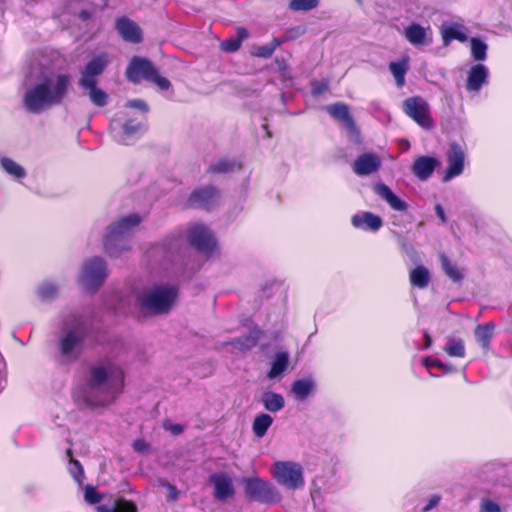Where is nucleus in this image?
Here are the masks:
<instances>
[{
	"label": "nucleus",
	"mask_w": 512,
	"mask_h": 512,
	"mask_svg": "<svg viewBox=\"0 0 512 512\" xmlns=\"http://www.w3.org/2000/svg\"><path fill=\"white\" fill-rule=\"evenodd\" d=\"M124 387V371L114 362L107 360L89 367L85 386L75 391L74 397L88 408L105 407L121 394Z\"/></svg>",
	"instance_id": "obj_1"
},
{
	"label": "nucleus",
	"mask_w": 512,
	"mask_h": 512,
	"mask_svg": "<svg viewBox=\"0 0 512 512\" xmlns=\"http://www.w3.org/2000/svg\"><path fill=\"white\" fill-rule=\"evenodd\" d=\"M57 328L56 360L64 365L77 362L92 332L90 318L76 310L64 312L59 317Z\"/></svg>",
	"instance_id": "obj_2"
},
{
	"label": "nucleus",
	"mask_w": 512,
	"mask_h": 512,
	"mask_svg": "<svg viewBox=\"0 0 512 512\" xmlns=\"http://www.w3.org/2000/svg\"><path fill=\"white\" fill-rule=\"evenodd\" d=\"M70 85V76L59 74L46 76L24 95L27 111L38 114L44 109L59 105L65 98Z\"/></svg>",
	"instance_id": "obj_3"
},
{
	"label": "nucleus",
	"mask_w": 512,
	"mask_h": 512,
	"mask_svg": "<svg viewBox=\"0 0 512 512\" xmlns=\"http://www.w3.org/2000/svg\"><path fill=\"white\" fill-rule=\"evenodd\" d=\"M178 296L179 288L176 284L154 283L137 293L136 304L145 314L166 315L176 305Z\"/></svg>",
	"instance_id": "obj_4"
},
{
	"label": "nucleus",
	"mask_w": 512,
	"mask_h": 512,
	"mask_svg": "<svg viewBox=\"0 0 512 512\" xmlns=\"http://www.w3.org/2000/svg\"><path fill=\"white\" fill-rule=\"evenodd\" d=\"M140 223V216L134 213L121 217L110 224L103 238L105 252L110 257L117 258L123 252L128 251L131 248L130 235Z\"/></svg>",
	"instance_id": "obj_5"
},
{
	"label": "nucleus",
	"mask_w": 512,
	"mask_h": 512,
	"mask_svg": "<svg viewBox=\"0 0 512 512\" xmlns=\"http://www.w3.org/2000/svg\"><path fill=\"white\" fill-rule=\"evenodd\" d=\"M109 64V55L100 53L92 57L81 69L78 85L88 91L90 101L97 107L108 103V94L97 87L98 77L103 74Z\"/></svg>",
	"instance_id": "obj_6"
},
{
	"label": "nucleus",
	"mask_w": 512,
	"mask_h": 512,
	"mask_svg": "<svg viewBox=\"0 0 512 512\" xmlns=\"http://www.w3.org/2000/svg\"><path fill=\"white\" fill-rule=\"evenodd\" d=\"M126 77L130 82L139 83L146 80L155 84L160 90H168L171 86L170 81L159 75L158 70L151 61L141 57H133L126 69Z\"/></svg>",
	"instance_id": "obj_7"
},
{
	"label": "nucleus",
	"mask_w": 512,
	"mask_h": 512,
	"mask_svg": "<svg viewBox=\"0 0 512 512\" xmlns=\"http://www.w3.org/2000/svg\"><path fill=\"white\" fill-rule=\"evenodd\" d=\"M242 485L245 495L254 501L264 504H276L282 499L281 493L274 484L258 476L244 478Z\"/></svg>",
	"instance_id": "obj_8"
},
{
	"label": "nucleus",
	"mask_w": 512,
	"mask_h": 512,
	"mask_svg": "<svg viewBox=\"0 0 512 512\" xmlns=\"http://www.w3.org/2000/svg\"><path fill=\"white\" fill-rule=\"evenodd\" d=\"M276 482L289 490H296L304 486V472L302 466L294 461H276L271 470Z\"/></svg>",
	"instance_id": "obj_9"
},
{
	"label": "nucleus",
	"mask_w": 512,
	"mask_h": 512,
	"mask_svg": "<svg viewBox=\"0 0 512 512\" xmlns=\"http://www.w3.org/2000/svg\"><path fill=\"white\" fill-rule=\"evenodd\" d=\"M108 276V269L105 260L95 256L83 262L80 274V284L89 291L97 290Z\"/></svg>",
	"instance_id": "obj_10"
},
{
	"label": "nucleus",
	"mask_w": 512,
	"mask_h": 512,
	"mask_svg": "<svg viewBox=\"0 0 512 512\" xmlns=\"http://www.w3.org/2000/svg\"><path fill=\"white\" fill-rule=\"evenodd\" d=\"M186 239L198 252L210 256L216 250V239L211 230L202 223H194L186 230Z\"/></svg>",
	"instance_id": "obj_11"
},
{
	"label": "nucleus",
	"mask_w": 512,
	"mask_h": 512,
	"mask_svg": "<svg viewBox=\"0 0 512 512\" xmlns=\"http://www.w3.org/2000/svg\"><path fill=\"white\" fill-rule=\"evenodd\" d=\"M115 121L111 122L110 129L113 139L123 145H130L145 131L144 116L141 120L129 119L121 128L116 127Z\"/></svg>",
	"instance_id": "obj_12"
},
{
	"label": "nucleus",
	"mask_w": 512,
	"mask_h": 512,
	"mask_svg": "<svg viewBox=\"0 0 512 512\" xmlns=\"http://www.w3.org/2000/svg\"><path fill=\"white\" fill-rule=\"evenodd\" d=\"M404 112L424 129H431L433 120L429 104L422 97H410L403 103Z\"/></svg>",
	"instance_id": "obj_13"
},
{
	"label": "nucleus",
	"mask_w": 512,
	"mask_h": 512,
	"mask_svg": "<svg viewBox=\"0 0 512 512\" xmlns=\"http://www.w3.org/2000/svg\"><path fill=\"white\" fill-rule=\"evenodd\" d=\"M403 36L416 48L428 47L434 42L432 28L429 25L423 26L416 22H413L404 28Z\"/></svg>",
	"instance_id": "obj_14"
},
{
	"label": "nucleus",
	"mask_w": 512,
	"mask_h": 512,
	"mask_svg": "<svg viewBox=\"0 0 512 512\" xmlns=\"http://www.w3.org/2000/svg\"><path fill=\"white\" fill-rule=\"evenodd\" d=\"M208 482L213 486V497L216 501L224 502L235 495L233 479L227 472L212 473Z\"/></svg>",
	"instance_id": "obj_15"
},
{
	"label": "nucleus",
	"mask_w": 512,
	"mask_h": 512,
	"mask_svg": "<svg viewBox=\"0 0 512 512\" xmlns=\"http://www.w3.org/2000/svg\"><path fill=\"white\" fill-rule=\"evenodd\" d=\"M220 200V192L214 186H206L195 189L187 200V205L192 208H203L210 210Z\"/></svg>",
	"instance_id": "obj_16"
},
{
	"label": "nucleus",
	"mask_w": 512,
	"mask_h": 512,
	"mask_svg": "<svg viewBox=\"0 0 512 512\" xmlns=\"http://www.w3.org/2000/svg\"><path fill=\"white\" fill-rule=\"evenodd\" d=\"M447 162L448 167L443 176L444 182L452 180L453 178L461 175L464 171L465 152L458 143L453 142L450 145L447 153Z\"/></svg>",
	"instance_id": "obj_17"
},
{
	"label": "nucleus",
	"mask_w": 512,
	"mask_h": 512,
	"mask_svg": "<svg viewBox=\"0 0 512 512\" xmlns=\"http://www.w3.org/2000/svg\"><path fill=\"white\" fill-rule=\"evenodd\" d=\"M182 245L180 236L171 235L167 237L162 243L153 245L148 250V256L155 261H169L172 260L174 254L179 251Z\"/></svg>",
	"instance_id": "obj_18"
},
{
	"label": "nucleus",
	"mask_w": 512,
	"mask_h": 512,
	"mask_svg": "<svg viewBox=\"0 0 512 512\" xmlns=\"http://www.w3.org/2000/svg\"><path fill=\"white\" fill-rule=\"evenodd\" d=\"M488 81L489 69L484 64H475L467 73L466 89L470 93H479Z\"/></svg>",
	"instance_id": "obj_19"
},
{
	"label": "nucleus",
	"mask_w": 512,
	"mask_h": 512,
	"mask_svg": "<svg viewBox=\"0 0 512 512\" xmlns=\"http://www.w3.org/2000/svg\"><path fill=\"white\" fill-rule=\"evenodd\" d=\"M353 171L358 176H367L377 172L381 167V159L374 153H363L353 163Z\"/></svg>",
	"instance_id": "obj_20"
},
{
	"label": "nucleus",
	"mask_w": 512,
	"mask_h": 512,
	"mask_svg": "<svg viewBox=\"0 0 512 512\" xmlns=\"http://www.w3.org/2000/svg\"><path fill=\"white\" fill-rule=\"evenodd\" d=\"M115 27L124 41L134 44L142 41V31L131 19L125 16L120 17L116 20Z\"/></svg>",
	"instance_id": "obj_21"
},
{
	"label": "nucleus",
	"mask_w": 512,
	"mask_h": 512,
	"mask_svg": "<svg viewBox=\"0 0 512 512\" xmlns=\"http://www.w3.org/2000/svg\"><path fill=\"white\" fill-rule=\"evenodd\" d=\"M374 192L384 200L392 210L401 213L408 211V204L398 197L385 183H376L374 185Z\"/></svg>",
	"instance_id": "obj_22"
},
{
	"label": "nucleus",
	"mask_w": 512,
	"mask_h": 512,
	"mask_svg": "<svg viewBox=\"0 0 512 512\" xmlns=\"http://www.w3.org/2000/svg\"><path fill=\"white\" fill-rule=\"evenodd\" d=\"M440 34L443 45L445 47H448L453 40H457L463 43L468 39L467 28L464 25L456 22L443 24L440 28Z\"/></svg>",
	"instance_id": "obj_23"
},
{
	"label": "nucleus",
	"mask_w": 512,
	"mask_h": 512,
	"mask_svg": "<svg viewBox=\"0 0 512 512\" xmlns=\"http://www.w3.org/2000/svg\"><path fill=\"white\" fill-rule=\"evenodd\" d=\"M325 110L329 113L331 117L342 123V125L351 133L356 132V126L349 112L348 105L338 102L331 105H327L325 107Z\"/></svg>",
	"instance_id": "obj_24"
},
{
	"label": "nucleus",
	"mask_w": 512,
	"mask_h": 512,
	"mask_svg": "<svg viewBox=\"0 0 512 512\" xmlns=\"http://www.w3.org/2000/svg\"><path fill=\"white\" fill-rule=\"evenodd\" d=\"M351 223L355 228L371 232H376L383 226L382 218L372 212L353 215Z\"/></svg>",
	"instance_id": "obj_25"
},
{
	"label": "nucleus",
	"mask_w": 512,
	"mask_h": 512,
	"mask_svg": "<svg viewBox=\"0 0 512 512\" xmlns=\"http://www.w3.org/2000/svg\"><path fill=\"white\" fill-rule=\"evenodd\" d=\"M438 161L434 157L421 156L415 160L412 166V173L419 180H427L434 172Z\"/></svg>",
	"instance_id": "obj_26"
},
{
	"label": "nucleus",
	"mask_w": 512,
	"mask_h": 512,
	"mask_svg": "<svg viewBox=\"0 0 512 512\" xmlns=\"http://www.w3.org/2000/svg\"><path fill=\"white\" fill-rule=\"evenodd\" d=\"M314 389L315 382L310 377L295 380L291 385V393L297 401H303L308 398Z\"/></svg>",
	"instance_id": "obj_27"
},
{
	"label": "nucleus",
	"mask_w": 512,
	"mask_h": 512,
	"mask_svg": "<svg viewBox=\"0 0 512 512\" xmlns=\"http://www.w3.org/2000/svg\"><path fill=\"white\" fill-rule=\"evenodd\" d=\"M261 403L267 411L276 413L284 408L285 399L279 393L266 391L261 396Z\"/></svg>",
	"instance_id": "obj_28"
},
{
	"label": "nucleus",
	"mask_w": 512,
	"mask_h": 512,
	"mask_svg": "<svg viewBox=\"0 0 512 512\" xmlns=\"http://www.w3.org/2000/svg\"><path fill=\"white\" fill-rule=\"evenodd\" d=\"M288 364L289 354L286 351L276 353L272 361L271 369L267 373V377L269 379L280 377L287 369Z\"/></svg>",
	"instance_id": "obj_29"
},
{
	"label": "nucleus",
	"mask_w": 512,
	"mask_h": 512,
	"mask_svg": "<svg viewBox=\"0 0 512 512\" xmlns=\"http://www.w3.org/2000/svg\"><path fill=\"white\" fill-rule=\"evenodd\" d=\"M440 261L444 273L453 282L461 283L464 278L462 270L455 263L451 262L445 254L440 255Z\"/></svg>",
	"instance_id": "obj_30"
},
{
	"label": "nucleus",
	"mask_w": 512,
	"mask_h": 512,
	"mask_svg": "<svg viewBox=\"0 0 512 512\" xmlns=\"http://www.w3.org/2000/svg\"><path fill=\"white\" fill-rule=\"evenodd\" d=\"M272 424L273 418L269 414L261 413L257 415L252 423L253 434L258 438L264 437Z\"/></svg>",
	"instance_id": "obj_31"
},
{
	"label": "nucleus",
	"mask_w": 512,
	"mask_h": 512,
	"mask_svg": "<svg viewBox=\"0 0 512 512\" xmlns=\"http://www.w3.org/2000/svg\"><path fill=\"white\" fill-rule=\"evenodd\" d=\"M248 37V31L239 27L236 30V37H231L221 42V49L225 52H235L237 51L242 44V41Z\"/></svg>",
	"instance_id": "obj_32"
},
{
	"label": "nucleus",
	"mask_w": 512,
	"mask_h": 512,
	"mask_svg": "<svg viewBox=\"0 0 512 512\" xmlns=\"http://www.w3.org/2000/svg\"><path fill=\"white\" fill-rule=\"evenodd\" d=\"M494 324L487 323L485 325H478L475 329V337L480 346L487 350L490 347V342L493 337Z\"/></svg>",
	"instance_id": "obj_33"
},
{
	"label": "nucleus",
	"mask_w": 512,
	"mask_h": 512,
	"mask_svg": "<svg viewBox=\"0 0 512 512\" xmlns=\"http://www.w3.org/2000/svg\"><path fill=\"white\" fill-rule=\"evenodd\" d=\"M410 282L414 287L426 288L430 282L429 271L424 266H417L410 272Z\"/></svg>",
	"instance_id": "obj_34"
},
{
	"label": "nucleus",
	"mask_w": 512,
	"mask_h": 512,
	"mask_svg": "<svg viewBox=\"0 0 512 512\" xmlns=\"http://www.w3.org/2000/svg\"><path fill=\"white\" fill-rule=\"evenodd\" d=\"M240 166V163L233 159L223 158L211 164L208 168V172L213 174H223L232 172L235 169L240 168Z\"/></svg>",
	"instance_id": "obj_35"
},
{
	"label": "nucleus",
	"mask_w": 512,
	"mask_h": 512,
	"mask_svg": "<svg viewBox=\"0 0 512 512\" xmlns=\"http://www.w3.org/2000/svg\"><path fill=\"white\" fill-rule=\"evenodd\" d=\"M97 510L98 512H137L135 504L125 499L115 501L112 506L100 505Z\"/></svg>",
	"instance_id": "obj_36"
},
{
	"label": "nucleus",
	"mask_w": 512,
	"mask_h": 512,
	"mask_svg": "<svg viewBox=\"0 0 512 512\" xmlns=\"http://www.w3.org/2000/svg\"><path fill=\"white\" fill-rule=\"evenodd\" d=\"M36 293L40 300L50 302L57 297L58 287L52 281H44L38 286Z\"/></svg>",
	"instance_id": "obj_37"
},
{
	"label": "nucleus",
	"mask_w": 512,
	"mask_h": 512,
	"mask_svg": "<svg viewBox=\"0 0 512 512\" xmlns=\"http://www.w3.org/2000/svg\"><path fill=\"white\" fill-rule=\"evenodd\" d=\"M0 164L6 173H8L9 175H11L17 179H21L26 176L25 169L21 165H19L17 162H15L14 160H12L10 158L3 157L0 160Z\"/></svg>",
	"instance_id": "obj_38"
},
{
	"label": "nucleus",
	"mask_w": 512,
	"mask_h": 512,
	"mask_svg": "<svg viewBox=\"0 0 512 512\" xmlns=\"http://www.w3.org/2000/svg\"><path fill=\"white\" fill-rule=\"evenodd\" d=\"M283 43L282 40L274 37L271 42L258 46L254 49L253 55L259 58L268 59L270 58L275 50Z\"/></svg>",
	"instance_id": "obj_39"
},
{
	"label": "nucleus",
	"mask_w": 512,
	"mask_h": 512,
	"mask_svg": "<svg viewBox=\"0 0 512 512\" xmlns=\"http://www.w3.org/2000/svg\"><path fill=\"white\" fill-rule=\"evenodd\" d=\"M66 455L69 458L68 471L73 479L81 484L84 477V470L81 463L78 460L72 458V450L67 449Z\"/></svg>",
	"instance_id": "obj_40"
},
{
	"label": "nucleus",
	"mask_w": 512,
	"mask_h": 512,
	"mask_svg": "<svg viewBox=\"0 0 512 512\" xmlns=\"http://www.w3.org/2000/svg\"><path fill=\"white\" fill-rule=\"evenodd\" d=\"M471 54L476 61H484L487 57V44L480 38L473 37L470 40Z\"/></svg>",
	"instance_id": "obj_41"
},
{
	"label": "nucleus",
	"mask_w": 512,
	"mask_h": 512,
	"mask_svg": "<svg viewBox=\"0 0 512 512\" xmlns=\"http://www.w3.org/2000/svg\"><path fill=\"white\" fill-rule=\"evenodd\" d=\"M389 69L393 74L396 84L401 87L405 83V74L408 70V64L406 61L391 62Z\"/></svg>",
	"instance_id": "obj_42"
},
{
	"label": "nucleus",
	"mask_w": 512,
	"mask_h": 512,
	"mask_svg": "<svg viewBox=\"0 0 512 512\" xmlns=\"http://www.w3.org/2000/svg\"><path fill=\"white\" fill-rule=\"evenodd\" d=\"M261 331L259 329H254L250 332L249 335L240 337L233 342V344L241 349L248 350L258 343L260 339Z\"/></svg>",
	"instance_id": "obj_43"
},
{
	"label": "nucleus",
	"mask_w": 512,
	"mask_h": 512,
	"mask_svg": "<svg viewBox=\"0 0 512 512\" xmlns=\"http://www.w3.org/2000/svg\"><path fill=\"white\" fill-rule=\"evenodd\" d=\"M444 351L451 357H465V345L462 339L448 340Z\"/></svg>",
	"instance_id": "obj_44"
},
{
	"label": "nucleus",
	"mask_w": 512,
	"mask_h": 512,
	"mask_svg": "<svg viewBox=\"0 0 512 512\" xmlns=\"http://www.w3.org/2000/svg\"><path fill=\"white\" fill-rule=\"evenodd\" d=\"M318 6V0H291L289 8L292 11H309Z\"/></svg>",
	"instance_id": "obj_45"
},
{
	"label": "nucleus",
	"mask_w": 512,
	"mask_h": 512,
	"mask_svg": "<svg viewBox=\"0 0 512 512\" xmlns=\"http://www.w3.org/2000/svg\"><path fill=\"white\" fill-rule=\"evenodd\" d=\"M423 365L428 369L432 368V367H437V368L443 370L444 373H451L455 370L453 365L445 364L442 361H440L439 359L433 358V357H425L423 359Z\"/></svg>",
	"instance_id": "obj_46"
},
{
	"label": "nucleus",
	"mask_w": 512,
	"mask_h": 512,
	"mask_svg": "<svg viewBox=\"0 0 512 512\" xmlns=\"http://www.w3.org/2000/svg\"><path fill=\"white\" fill-rule=\"evenodd\" d=\"M84 499L89 504H98L102 500V495L93 486H86L84 491Z\"/></svg>",
	"instance_id": "obj_47"
},
{
	"label": "nucleus",
	"mask_w": 512,
	"mask_h": 512,
	"mask_svg": "<svg viewBox=\"0 0 512 512\" xmlns=\"http://www.w3.org/2000/svg\"><path fill=\"white\" fill-rule=\"evenodd\" d=\"M328 90V81H314L311 85L313 96H320Z\"/></svg>",
	"instance_id": "obj_48"
},
{
	"label": "nucleus",
	"mask_w": 512,
	"mask_h": 512,
	"mask_svg": "<svg viewBox=\"0 0 512 512\" xmlns=\"http://www.w3.org/2000/svg\"><path fill=\"white\" fill-rule=\"evenodd\" d=\"M481 512H501V508L496 502L484 499L481 502Z\"/></svg>",
	"instance_id": "obj_49"
},
{
	"label": "nucleus",
	"mask_w": 512,
	"mask_h": 512,
	"mask_svg": "<svg viewBox=\"0 0 512 512\" xmlns=\"http://www.w3.org/2000/svg\"><path fill=\"white\" fill-rule=\"evenodd\" d=\"M161 485L165 488H167L168 490V496H167V501L168 502H174L178 499V495H179V492L176 488V486L168 483V482H161Z\"/></svg>",
	"instance_id": "obj_50"
},
{
	"label": "nucleus",
	"mask_w": 512,
	"mask_h": 512,
	"mask_svg": "<svg viewBox=\"0 0 512 512\" xmlns=\"http://www.w3.org/2000/svg\"><path fill=\"white\" fill-rule=\"evenodd\" d=\"M129 108H135L142 111L144 114L148 112V106L145 101L141 99L130 100L126 104Z\"/></svg>",
	"instance_id": "obj_51"
},
{
	"label": "nucleus",
	"mask_w": 512,
	"mask_h": 512,
	"mask_svg": "<svg viewBox=\"0 0 512 512\" xmlns=\"http://www.w3.org/2000/svg\"><path fill=\"white\" fill-rule=\"evenodd\" d=\"M441 500L440 495L433 494L429 497L427 504L421 509V512H429L433 508H435Z\"/></svg>",
	"instance_id": "obj_52"
},
{
	"label": "nucleus",
	"mask_w": 512,
	"mask_h": 512,
	"mask_svg": "<svg viewBox=\"0 0 512 512\" xmlns=\"http://www.w3.org/2000/svg\"><path fill=\"white\" fill-rule=\"evenodd\" d=\"M164 427L174 435L180 434L183 431V427L180 424H165Z\"/></svg>",
	"instance_id": "obj_53"
},
{
	"label": "nucleus",
	"mask_w": 512,
	"mask_h": 512,
	"mask_svg": "<svg viewBox=\"0 0 512 512\" xmlns=\"http://www.w3.org/2000/svg\"><path fill=\"white\" fill-rule=\"evenodd\" d=\"M435 212L437 216L439 217V220L442 224H445L447 222L446 215L444 208L440 204L435 205Z\"/></svg>",
	"instance_id": "obj_54"
},
{
	"label": "nucleus",
	"mask_w": 512,
	"mask_h": 512,
	"mask_svg": "<svg viewBox=\"0 0 512 512\" xmlns=\"http://www.w3.org/2000/svg\"><path fill=\"white\" fill-rule=\"evenodd\" d=\"M133 448L135 451L144 452L147 449V445L142 440H136L133 442Z\"/></svg>",
	"instance_id": "obj_55"
},
{
	"label": "nucleus",
	"mask_w": 512,
	"mask_h": 512,
	"mask_svg": "<svg viewBox=\"0 0 512 512\" xmlns=\"http://www.w3.org/2000/svg\"><path fill=\"white\" fill-rule=\"evenodd\" d=\"M432 345V338L428 332H424V346L423 349H429Z\"/></svg>",
	"instance_id": "obj_56"
},
{
	"label": "nucleus",
	"mask_w": 512,
	"mask_h": 512,
	"mask_svg": "<svg viewBox=\"0 0 512 512\" xmlns=\"http://www.w3.org/2000/svg\"><path fill=\"white\" fill-rule=\"evenodd\" d=\"M277 63H278V66H279V69L282 70L285 68V63L284 61H280V60H276Z\"/></svg>",
	"instance_id": "obj_57"
},
{
	"label": "nucleus",
	"mask_w": 512,
	"mask_h": 512,
	"mask_svg": "<svg viewBox=\"0 0 512 512\" xmlns=\"http://www.w3.org/2000/svg\"><path fill=\"white\" fill-rule=\"evenodd\" d=\"M263 128L266 130L267 136L270 138V137H271V133H270V131L268 130V126H267V124H264V125H263Z\"/></svg>",
	"instance_id": "obj_58"
}]
</instances>
